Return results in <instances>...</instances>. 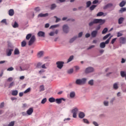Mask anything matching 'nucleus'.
I'll use <instances>...</instances> for the list:
<instances>
[{"label": "nucleus", "instance_id": "obj_22", "mask_svg": "<svg viewBox=\"0 0 126 126\" xmlns=\"http://www.w3.org/2000/svg\"><path fill=\"white\" fill-rule=\"evenodd\" d=\"M75 97V92H72L70 93V97L74 98Z\"/></svg>", "mask_w": 126, "mask_h": 126}, {"label": "nucleus", "instance_id": "obj_28", "mask_svg": "<svg viewBox=\"0 0 126 126\" xmlns=\"http://www.w3.org/2000/svg\"><path fill=\"white\" fill-rule=\"evenodd\" d=\"M107 32H108V28H105L102 31V34H106Z\"/></svg>", "mask_w": 126, "mask_h": 126}, {"label": "nucleus", "instance_id": "obj_42", "mask_svg": "<svg viewBox=\"0 0 126 126\" xmlns=\"http://www.w3.org/2000/svg\"><path fill=\"white\" fill-rule=\"evenodd\" d=\"M34 10L36 11V12H39L41 9H40L39 7H36L34 8Z\"/></svg>", "mask_w": 126, "mask_h": 126}, {"label": "nucleus", "instance_id": "obj_8", "mask_svg": "<svg viewBox=\"0 0 126 126\" xmlns=\"http://www.w3.org/2000/svg\"><path fill=\"white\" fill-rule=\"evenodd\" d=\"M65 101V99L63 98H57L55 99V102L57 104H62V101Z\"/></svg>", "mask_w": 126, "mask_h": 126}, {"label": "nucleus", "instance_id": "obj_54", "mask_svg": "<svg viewBox=\"0 0 126 126\" xmlns=\"http://www.w3.org/2000/svg\"><path fill=\"white\" fill-rule=\"evenodd\" d=\"M103 104H104V106H108L109 102L105 101H104Z\"/></svg>", "mask_w": 126, "mask_h": 126}, {"label": "nucleus", "instance_id": "obj_35", "mask_svg": "<svg viewBox=\"0 0 126 126\" xmlns=\"http://www.w3.org/2000/svg\"><path fill=\"white\" fill-rule=\"evenodd\" d=\"M94 24H95V19H94L93 21L89 23V26H93V25H94Z\"/></svg>", "mask_w": 126, "mask_h": 126}, {"label": "nucleus", "instance_id": "obj_29", "mask_svg": "<svg viewBox=\"0 0 126 126\" xmlns=\"http://www.w3.org/2000/svg\"><path fill=\"white\" fill-rule=\"evenodd\" d=\"M77 38V36H75V37L72 38L70 40L69 42H70V43H73L74 41H75V40H76V38Z\"/></svg>", "mask_w": 126, "mask_h": 126}, {"label": "nucleus", "instance_id": "obj_10", "mask_svg": "<svg viewBox=\"0 0 126 126\" xmlns=\"http://www.w3.org/2000/svg\"><path fill=\"white\" fill-rule=\"evenodd\" d=\"M33 108L31 107L27 111V114L29 115V116H31V115H32L33 113Z\"/></svg>", "mask_w": 126, "mask_h": 126}, {"label": "nucleus", "instance_id": "obj_26", "mask_svg": "<svg viewBox=\"0 0 126 126\" xmlns=\"http://www.w3.org/2000/svg\"><path fill=\"white\" fill-rule=\"evenodd\" d=\"M20 52H19V50L17 48H16L14 50V55H19Z\"/></svg>", "mask_w": 126, "mask_h": 126}, {"label": "nucleus", "instance_id": "obj_38", "mask_svg": "<svg viewBox=\"0 0 126 126\" xmlns=\"http://www.w3.org/2000/svg\"><path fill=\"white\" fill-rule=\"evenodd\" d=\"M13 28H17V27H18V24L17 23V22H14V24L13 25Z\"/></svg>", "mask_w": 126, "mask_h": 126}, {"label": "nucleus", "instance_id": "obj_16", "mask_svg": "<svg viewBox=\"0 0 126 126\" xmlns=\"http://www.w3.org/2000/svg\"><path fill=\"white\" fill-rule=\"evenodd\" d=\"M14 15V10L13 9H11L9 10V15L10 16H13Z\"/></svg>", "mask_w": 126, "mask_h": 126}, {"label": "nucleus", "instance_id": "obj_25", "mask_svg": "<svg viewBox=\"0 0 126 126\" xmlns=\"http://www.w3.org/2000/svg\"><path fill=\"white\" fill-rule=\"evenodd\" d=\"M121 75L122 77H126V72L124 71H121Z\"/></svg>", "mask_w": 126, "mask_h": 126}, {"label": "nucleus", "instance_id": "obj_46", "mask_svg": "<svg viewBox=\"0 0 126 126\" xmlns=\"http://www.w3.org/2000/svg\"><path fill=\"white\" fill-rule=\"evenodd\" d=\"M14 126V121H12L8 125V126Z\"/></svg>", "mask_w": 126, "mask_h": 126}, {"label": "nucleus", "instance_id": "obj_43", "mask_svg": "<svg viewBox=\"0 0 126 126\" xmlns=\"http://www.w3.org/2000/svg\"><path fill=\"white\" fill-rule=\"evenodd\" d=\"M1 23H4L5 25H7V23L6 22V19H4L1 21Z\"/></svg>", "mask_w": 126, "mask_h": 126}, {"label": "nucleus", "instance_id": "obj_41", "mask_svg": "<svg viewBox=\"0 0 126 126\" xmlns=\"http://www.w3.org/2000/svg\"><path fill=\"white\" fill-rule=\"evenodd\" d=\"M89 84L90 85H93L94 84V81L93 80H91L89 81Z\"/></svg>", "mask_w": 126, "mask_h": 126}, {"label": "nucleus", "instance_id": "obj_13", "mask_svg": "<svg viewBox=\"0 0 126 126\" xmlns=\"http://www.w3.org/2000/svg\"><path fill=\"white\" fill-rule=\"evenodd\" d=\"M113 6V4L112 3H108L103 7L104 9H107L109 7H112Z\"/></svg>", "mask_w": 126, "mask_h": 126}, {"label": "nucleus", "instance_id": "obj_34", "mask_svg": "<svg viewBox=\"0 0 126 126\" xmlns=\"http://www.w3.org/2000/svg\"><path fill=\"white\" fill-rule=\"evenodd\" d=\"M56 7H57L56 4H52L51 7V10H53V9H54Z\"/></svg>", "mask_w": 126, "mask_h": 126}, {"label": "nucleus", "instance_id": "obj_36", "mask_svg": "<svg viewBox=\"0 0 126 126\" xmlns=\"http://www.w3.org/2000/svg\"><path fill=\"white\" fill-rule=\"evenodd\" d=\"M119 11L120 12H121V13H122V12H124V11H126V8L122 7L121 8Z\"/></svg>", "mask_w": 126, "mask_h": 126}, {"label": "nucleus", "instance_id": "obj_55", "mask_svg": "<svg viewBox=\"0 0 126 126\" xmlns=\"http://www.w3.org/2000/svg\"><path fill=\"white\" fill-rule=\"evenodd\" d=\"M116 40H117V38H113L111 41V44H114L116 42Z\"/></svg>", "mask_w": 126, "mask_h": 126}, {"label": "nucleus", "instance_id": "obj_40", "mask_svg": "<svg viewBox=\"0 0 126 126\" xmlns=\"http://www.w3.org/2000/svg\"><path fill=\"white\" fill-rule=\"evenodd\" d=\"M102 15H104L103 12H99L96 14V16H102Z\"/></svg>", "mask_w": 126, "mask_h": 126}, {"label": "nucleus", "instance_id": "obj_53", "mask_svg": "<svg viewBox=\"0 0 126 126\" xmlns=\"http://www.w3.org/2000/svg\"><path fill=\"white\" fill-rule=\"evenodd\" d=\"M121 36H123V33L120 32H118L117 33V37H121Z\"/></svg>", "mask_w": 126, "mask_h": 126}, {"label": "nucleus", "instance_id": "obj_58", "mask_svg": "<svg viewBox=\"0 0 126 126\" xmlns=\"http://www.w3.org/2000/svg\"><path fill=\"white\" fill-rule=\"evenodd\" d=\"M54 17L56 18V23L59 22V21L61 20V19L58 18V17H57V16H54Z\"/></svg>", "mask_w": 126, "mask_h": 126}, {"label": "nucleus", "instance_id": "obj_33", "mask_svg": "<svg viewBox=\"0 0 126 126\" xmlns=\"http://www.w3.org/2000/svg\"><path fill=\"white\" fill-rule=\"evenodd\" d=\"M111 35V33H108L107 34H106V35H105L103 37V40H106V39L108 38Z\"/></svg>", "mask_w": 126, "mask_h": 126}, {"label": "nucleus", "instance_id": "obj_12", "mask_svg": "<svg viewBox=\"0 0 126 126\" xmlns=\"http://www.w3.org/2000/svg\"><path fill=\"white\" fill-rule=\"evenodd\" d=\"M38 37H45V32H44L40 31L37 33Z\"/></svg>", "mask_w": 126, "mask_h": 126}, {"label": "nucleus", "instance_id": "obj_24", "mask_svg": "<svg viewBox=\"0 0 126 126\" xmlns=\"http://www.w3.org/2000/svg\"><path fill=\"white\" fill-rule=\"evenodd\" d=\"M106 47V44H105V42H101L100 44V48H101V49H104Z\"/></svg>", "mask_w": 126, "mask_h": 126}, {"label": "nucleus", "instance_id": "obj_6", "mask_svg": "<svg viewBox=\"0 0 126 126\" xmlns=\"http://www.w3.org/2000/svg\"><path fill=\"white\" fill-rule=\"evenodd\" d=\"M94 70L92 67H89L87 68L85 70V73H90V72H92Z\"/></svg>", "mask_w": 126, "mask_h": 126}, {"label": "nucleus", "instance_id": "obj_56", "mask_svg": "<svg viewBox=\"0 0 126 126\" xmlns=\"http://www.w3.org/2000/svg\"><path fill=\"white\" fill-rule=\"evenodd\" d=\"M30 92V88H29L28 89H27L25 92L24 93L26 94V93H28V92Z\"/></svg>", "mask_w": 126, "mask_h": 126}, {"label": "nucleus", "instance_id": "obj_52", "mask_svg": "<svg viewBox=\"0 0 126 126\" xmlns=\"http://www.w3.org/2000/svg\"><path fill=\"white\" fill-rule=\"evenodd\" d=\"M74 67L75 68L76 71H77V70H79V69H80V67H79V66H75Z\"/></svg>", "mask_w": 126, "mask_h": 126}, {"label": "nucleus", "instance_id": "obj_20", "mask_svg": "<svg viewBox=\"0 0 126 126\" xmlns=\"http://www.w3.org/2000/svg\"><path fill=\"white\" fill-rule=\"evenodd\" d=\"M48 101L50 103H54V102H56V99H55L54 97H50L48 99Z\"/></svg>", "mask_w": 126, "mask_h": 126}, {"label": "nucleus", "instance_id": "obj_60", "mask_svg": "<svg viewBox=\"0 0 126 126\" xmlns=\"http://www.w3.org/2000/svg\"><path fill=\"white\" fill-rule=\"evenodd\" d=\"M83 34V32H81L79 33V34H78L79 38H80V37H82Z\"/></svg>", "mask_w": 126, "mask_h": 126}, {"label": "nucleus", "instance_id": "obj_61", "mask_svg": "<svg viewBox=\"0 0 126 126\" xmlns=\"http://www.w3.org/2000/svg\"><path fill=\"white\" fill-rule=\"evenodd\" d=\"M95 47V46L94 45H91V46H90L87 50H91V49H92L93 48H94Z\"/></svg>", "mask_w": 126, "mask_h": 126}, {"label": "nucleus", "instance_id": "obj_7", "mask_svg": "<svg viewBox=\"0 0 126 126\" xmlns=\"http://www.w3.org/2000/svg\"><path fill=\"white\" fill-rule=\"evenodd\" d=\"M63 31L64 33H68V26H67V25H65L63 26Z\"/></svg>", "mask_w": 126, "mask_h": 126}, {"label": "nucleus", "instance_id": "obj_2", "mask_svg": "<svg viewBox=\"0 0 126 126\" xmlns=\"http://www.w3.org/2000/svg\"><path fill=\"white\" fill-rule=\"evenodd\" d=\"M87 79L86 78H82V79H79L76 80V84L77 85H82V84H85L86 82Z\"/></svg>", "mask_w": 126, "mask_h": 126}, {"label": "nucleus", "instance_id": "obj_4", "mask_svg": "<svg viewBox=\"0 0 126 126\" xmlns=\"http://www.w3.org/2000/svg\"><path fill=\"white\" fill-rule=\"evenodd\" d=\"M106 22V20H102L101 19H95V23H99V25H103L104 23Z\"/></svg>", "mask_w": 126, "mask_h": 126}, {"label": "nucleus", "instance_id": "obj_5", "mask_svg": "<svg viewBox=\"0 0 126 126\" xmlns=\"http://www.w3.org/2000/svg\"><path fill=\"white\" fill-rule=\"evenodd\" d=\"M77 112H78V109L77 108H75L72 110L73 118H76Z\"/></svg>", "mask_w": 126, "mask_h": 126}, {"label": "nucleus", "instance_id": "obj_32", "mask_svg": "<svg viewBox=\"0 0 126 126\" xmlns=\"http://www.w3.org/2000/svg\"><path fill=\"white\" fill-rule=\"evenodd\" d=\"M91 3H92V2H91V1H87V2H86V7H90V5H91Z\"/></svg>", "mask_w": 126, "mask_h": 126}, {"label": "nucleus", "instance_id": "obj_49", "mask_svg": "<svg viewBox=\"0 0 126 126\" xmlns=\"http://www.w3.org/2000/svg\"><path fill=\"white\" fill-rule=\"evenodd\" d=\"M59 26H60V25H55L54 26H51L50 27V29L51 28H57V27H59Z\"/></svg>", "mask_w": 126, "mask_h": 126}, {"label": "nucleus", "instance_id": "obj_50", "mask_svg": "<svg viewBox=\"0 0 126 126\" xmlns=\"http://www.w3.org/2000/svg\"><path fill=\"white\" fill-rule=\"evenodd\" d=\"M91 36L93 38H94L95 37V31H94L91 34Z\"/></svg>", "mask_w": 126, "mask_h": 126}, {"label": "nucleus", "instance_id": "obj_23", "mask_svg": "<svg viewBox=\"0 0 126 126\" xmlns=\"http://www.w3.org/2000/svg\"><path fill=\"white\" fill-rule=\"evenodd\" d=\"M113 88L115 90H117L119 88V86H118V83H115L113 84Z\"/></svg>", "mask_w": 126, "mask_h": 126}, {"label": "nucleus", "instance_id": "obj_62", "mask_svg": "<svg viewBox=\"0 0 126 126\" xmlns=\"http://www.w3.org/2000/svg\"><path fill=\"white\" fill-rule=\"evenodd\" d=\"M41 68H47V67H46V64H43L42 65H41Z\"/></svg>", "mask_w": 126, "mask_h": 126}, {"label": "nucleus", "instance_id": "obj_1", "mask_svg": "<svg viewBox=\"0 0 126 126\" xmlns=\"http://www.w3.org/2000/svg\"><path fill=\"white\" fill-rule=\"evenodd\" d=\"M26 40L30 39L29 41V46H32V45L34 44L35 41H36V37H35V35L32 36V34L31 33L28 34L26 37Z\"/></svg>", "mask_w": 126, "mask_h": 126}, {"label": "nucleus", "instance_id": "obj_19", "mask_svg": "<svg viewBox=\"0 0 126 126\" xmlns=\"http://www.w3.org/2000/svg\"><path fill=\"white\" fill-rule=\"evenodd\" d=\"M12 51H13V49H9L8 51H7V56H8V57L11 56V54H12Z\"/></svg>", "mask_w": 126, "mask_h": 126}, {"label": "nucleus", "instance_id": "obj_18", "mask_svg": "<svg viewBox=\"0 0 126 126\" xmlns=\"http://www.w3.org/2000/svg\"><path fill=\"white\" fill-rule=\"evenodd\" d=\"M126 2L125 0H122L121 2L120 3V7H123V6H125L126 5Z\"/></svg>", "mask_w": 126, "mask_h": 126}, {"label": "nucleus", "instance_id": "obj_27", "mask_svg": "<svg viewBox=\"0 0 126 126\" xmlns=\"http://www.w3.org/2000/svg\"><path fill=\"white\" fill-rule=\"evenodd\" d=\"M123 21H124V18L121 17L118 20L119 24H122V23H123Z\"/></svg>", "mask_w": 126, "mask_h": 126}, {"label": "nucleus", "instance_id": "obj_21", "mask_svg": "<svg viewBox=\"0 0 126 126\" xmlns=\"http://www.w3.org/2000/svg\"><path fill=\"white\" fill-rule=\"evenodd\" d=\"M36 68H42V63L39 62L36 64Z\"/></svg>", "mask_w": 126, "mask_h": 126}, {"label": "nucleus", "instance_id": "obj_31", "mask_svg": "<svg viewBox=\"0 0 126 126\" xmlns=\"http://www.w3.org/2000/svg\"><path fill=\"white\" fill-rule=\"evenodd\" d=\"M25 46H26V41L23 40L21 42V47H25Z\"/></svg>", "mask_w": 126, "mask_h": 126}, {"label": "nucleus", "instance_id": "obj_64", "mask_svg": "<svg viewBox=\"0 0 126 126\" xmlns=\"http://www.w3.org/2000/svg\"><path fill=\"white\" fill-rule=\"evenodd\" d=\"M86 38H89L90 37V33H86L85 35Z\"/></svg>", "mask_w": 126, "mask_h": 126}, {"label": "nucleus", "instance_id": "obj_47", "mask_svg": "<svg viewBox=\"0 0 126 126\" xmlns=\"http://www.w3.org/2000/svg\"><path fill=\"white\" fill-rule=\"evenodd\" d=\"M111 40V37H109L108 39H107L106 41H105V42H104L105 44L106 45V44H109V43L110 42V40Z\"/></svg>", "mask_w": 126, "mask_h": 126}, {"label": "nucleus", "instance_id": "obj_3", "mask_svg": "<svg viewBox=\"0 0 126 126\" xmlns=\"http://www.w3.org/2000/svg\"><path fill=\"white\" fill-rule=\"evenodd\" d=\"M64 64V62L63 61H58L56 63L57 67L59 68V69H62V68H63V66Z\"/></svg>", "mask_w": 126, "mask_h": 126}, {"label": "nucleus", "instance_id": "obj_17", "mask_svg": "<svg viewBox=\"0 0 126 126\" xmlns=\"http://www.w3.org/2000/svg\"><path fill=\"white\" fill-rule=\"evenodd\" d=\"M84 117H85V114L83 112H80L79 114V118H80V119H83Z\"/></svg>", "mask_w": 126, "mask_h": 126}, {"label": "nucleus", "instance_id": "obj_63", "mask_svg": "<svg viewBox=\"0 0 126 126\" xmlns=\"http://www.w3.org/2000/svg\"><path fill=\"white\" fill-rule=\"evenodd\" d=\"M45 28H49V27H50V24H46L45 25Z\"/></svg>", "mask_w": 126, "mask_h": 126}, {"label": "nucleus", "instance_id": "obj_30", "mask_svg": "<svg viewBox=\"0 0 126 126\" xmlns=\"http://www.w3.org/2000/svg\"><path fill=\"white\" fill-rule=\"evenodd\" d=\"M73 60V56H71L69 57V58L67 60V63H70V62H71V61H72Z\"/></svg>", "mask_w": 126, "mask_h": 126}, {"label": "nucleus", "instance_id": "obj_59", "mask_svg": "<svg viewBox=\"0 0 126 126\" xmlns=\"http://www.w3.org/2000/svg\"><path fill=\"white\" fill-rule=\"evenodd\" d=\"M13 85H14V82H12V83H11L10 84L9 88H10V87H12V86H13Z\"/></svg>", "mask_w": 126, "mask_h": 126}, {"label": "nucleus", "instance_id": "obj_51", "mask_svg": "<svg viewBox=\"0 0 126 126\" xmlns=\"http://www.w3.org/2000/svg\"><path fill=\"white\" fill-rule=\"evenodd\" d=\"M94 8H95V5H93L90 7V10H94Z\"/></svg>", "mask_w": 126, "mask_h": 126}, {"label": "nucleus", "instance_id": "obj_11", "mask_svg": "<svg viewBox=\"0 0 126 126\" xmlns=\"http://www.w3.org/2000/svg\"><path fill=\"white\" fill-rule=\"evenodd\" d=\"M44 52L43 51H39L37 53V57L38 58H42L44 56Z\"/></svg>", "mask_w": 126, "mask_h": 126}, {"label": "nucleus", "instance_id": "obj_15", "mask_svg": "<svg viewBox=\"0 0 126 126\" xmlns=\"http://www.w3.org/2000/svg\"><path fill=\"white\" fill-rule=\"evenodd\" d=\"M11 94L12 96H17L18 94V91H17V90H13L12 91Z\"/></svg>", "mask_w": 126, "mask_h": 126}, {"label": "nucleus", "instance_id": "obj_9", "mask_svg": "<svg viewBox=\"0 0 126 126\" xmlns=\"http://www.w3.org/2000/svg\"><path fill=\"white\" fill-rule=\"evenodd\" d=\"M119 42L120 44H126V37H121L119 38Z\"/></svg>", "mask_w": 126, "mask_h": 126}, {"label": "nucleus", "instance_id": "obj_48", "mask_svg": "<svg viewBox=\"0 0 126 126\" xmlns=\"http://www.w3.org/2000/svg\"><path fill=\"white\" fill-rule=\"evenodd\" d=\"M13 69H14V68L13 67H10L9 68H8L7 70V71H12V70H13Z\"/></svg>", "mask_w": 126, "mask_h": 126}, {"label": "nucleus", "instance_id": "obj_45", "mask_svg": "<svg viewBox=\"0 0 126 126\" xmlns=\"http://www.w3.org/2000/svg\"><path fill=\"white\" fill-rule=\"evenodd\" d=\"M83 122H84L85 124H87L88 125L89 124V121L87 119H83Z\"/></svg>", "mask_w": 126, "mask_h": 126}, {"label": "nucleus", "instance_id": "obj_44", "mask_svg": "<svg viewBox=\"0 0 126 126\" xmlns=\"http://www.w3.org/2000/svg\"><path fill=\"white\" fill-rule=\"evenodd\" d=\"M47 102V98H44L41 101V104H45Z\"/></svg>", "mask_w": 126, "mask_h": 126}, {"label": "nucleus", "instance_id": "obj_37", "mask_svg": "<svg viewBox=\"0 0 126 126\" xmlns=\"http://www.w3.org/2000/svg\"><path fill=\"white\" fill-rule=\"evenodd\" d=\"M73 69L71 68L67 70V73L69 74H71V73H73Z\"/></svg>", "mask_w": 126, "mask_h": 126}, {"label": "nucleus", "instance_id": "obj_14", "mask_svg": "<svg viewBox=\"0 0 126 126\" xmlns=\"http://www.w3.org/2000/svg\"><path fill=\"white\" fill-rule=\"evenodd\" d=\"M48 15H49L48 13H45V14L40 13L38 15V17H46V16H48Z\"/></svg>", "mask_w": 126, "mask_h": 126}, {"label": "nucleus", "instance_id": "obj_39", "mask_svg": "<svg viewBox=\"0 0 126 126\" xmlns=\"http://www.w3.org/2000/svg\"><path fill=\"white\" fill-rule=\"evenodd\" d=\"M44 90H45V87L44 86V85H41L40 86V91H44Z\"/></svg>", "mask_w": 126, "mask_h": 126}, {"label": "nucleus", "instance_id": "obj_57", "mask_svg": "<svg viewBox=\"0 0 126 126\" xmlns=\"http://www.w3.org/2000/svg\"><path fill=\"white\" fill-rule=\"evenodd\" d=\"M4 107V102H2L0 104V108H3Z\"/></svg>", "mask_w": 126, "mask_h": 126}]
</instances>
